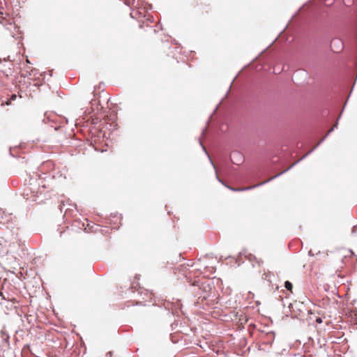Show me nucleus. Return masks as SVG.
I'll return each instance as SVG.
<instances>
[{
	"label": "nucleus",
	"instance_id": "obj_10",
	"mask_svg": "<svg viewBox=\"0 0 357 357\" xmlns=\"http://www.w3.org/2000/svg\"><path fill=\"white\" fill-rule=\"evenodd\" d=\"M0 296H1V297H3V299H6V298L3 296V295H2V294L0 293Z\"/></svg>",
	"mask_w": 357,
	"mask_h": 357
},
{
	"label": "nucleus",
	"instance_id": "obj_11",
	"mask_svg": "<svg viewBox=\"0 0 357 357\" xmlns=\"http://www.w3.org/2000/svg\"><path fill=\"white\" fill-rule=\"evenodd\" d=\"M326 136H328V134H326V135H324V137L322 139V140H323L325 137H326Z\"/></svg>",
	"mask_w": 357,
	"mask_h": 357
},
{
	"label": "nucleus",
	"instance_id": "obj_7",
	"mask_svg": "<svg viewBox=\"0 0 357 357\" xmlns=\"http://www.w3.org/2000/svg\"><path fill=\"white\" fill-rule=\"evenodd\" d=\"M12 100H14L16 98V95L13 94L12 95V97H11Z\"/></svg>",
	"mask_w": 357,
	"mask_h": 357
},
{
	"label": "nucleus",
	"instance_id": "obj_13",
	"mask_svg": "<svg viewBox=\"0 0 357 357\" xmlns=\"http://www.w3.org/2000/svg\"><path fill=\"white\" fill-rule=\"evenodd\" d=\"M317 321L321 322L320 319H317Z\"/></svg>",
	"mask_w": 357,
	"mask_h": 357
},
{
	"label": "nucleus",
	"instance_id": "obj_12",
	"mask_svg": "<svg viewBox=\"0 0 357 357\" xmlns=\"http://www.w3.org/2000/svg\"><path fill=\"white\" fill-rule=\"evenodd\" d=\"M326 136H328V134H326V135H324V137L322 139V140H323L325 137H326Z\"/></svg>",
	"mask_w": 357,
	"mask_h": 357
},
{
	"label": "nucleus",
	"instance_id": "obj_4",
	"mask_svg": "<svg viewBox=\"0 0 357 357\" xmlns=\"http://www.w3.org/2000/svg\"><path fill=\"white\" fill-rule=\"evenodd\" d=\"M231 160L234 164L240 165L243 162L242 155L238 152H233L231 155Z\"/></svg>",
	"mask_w": 357,
	"mask_h": 357
},
{
	"label": "nucleus",
	"instance_id": "obj_9",
	"mask_svg": "<svg viewBox=\"0 0 357 357\" xmlns=\"http://www.w3.org/2000/svg\"><path fill=\"white\" fill-rule=\"evenodd\" d=\"M0 296H1V297H3V299H6V298L3 296V295H2V294L0 293Z\"/></svg>",
	"mask_w": 357,
	"mask_h": 357
},
{
	"label": "nucleus",
	"instance_id": "obj_2",
	"mask_svg": "<svg viewBox=\"0 0 357 357\" xmlns=\"http://www.w3.org/2000/svg\"><path fill=\"white\" fill-rule=\"evenodd\" d=\"M331 48L333 52L339 53L343 50V43L339 38H334L331 40Z\"/></svg>",
	"mask_w": 357,
	"mask_h": 357
},
{
	"label": "nucleus",
	"instance_id": "obj_5",
	"mask_svg": "<svg viewBox=\"0 0 357 357\" xmlns=\"http://www.w3.org/2000/svg\"><path fill=\"white\" fill-rule=\"evenodd\" d=\"M284 287L287 290L292 292L293 284H291V282H290L289 281H286L284 283Z\"/></svg>",
	"mask_w": 357,
	"mask_h": 357
},
{
	"label": "nucleus",
	"instance_id": "obj_8",
	"mask_svg": "<svg viewBox=\"0 0 357 357\" xmlns=\"http://www.w3.org/2000/svg\"><path fill=\"white\" fill-rule=\"evenodd\" d=\"M0 296H1V297H3V299H6V298L3 296V295H2V294L0 293Z\"/></svg>",
	"mask_w": 357,
	"mask_h": 357
},
{
	"label": "nucleus",
	"instance_id": "obj_3",
	"mask_svg": "<svg viewBox=\"0 0 357 357\" xmlns=\"http://www.w3.org/2000/svg\"><path fill=\"white\" fill-rule=\"evenodd\" d=\"M37 70L30 66H26L25 68L20 71L22 77H26L30 76L35 77L36 75Z\"/></svg>",
	"mask_w": 357,
	"mask_h": 357
},
{
	"label": "nucleus",
	"instance_id": "obj_6",
	"mask_svg": "<svg viewBox=\"0 0 357 357\" xmlns=\"http://www.w3.org/2000/svg\"><path fill=\"white\" fill-rule=\"evenodd\" d=\"M337 123H335V125H334V126H333V127L329 130V131H328V133H329V132H332V131L333 130L334 128L337 126Z\"/></svg>",
	"mask_w": 357,
	"mask_h": 357
},
{
	"label": "nucleus",
	"instance_id": "obj_1",
	"mask_svg": "<svg viewBox=\"0 0 357 357\" xmlns=\"http://www.w3.org/2000/svg\"><path fill=\"white\" fill-rule=\"evenodd\" d=\"M0 24H1L6 30L10 32L13 36H14L15 32L13 31L16 29V26L13 19L1 18Z\"/></svg>",
	"mask_w": 357,
	"mask_h": 357
}]
</instances>
